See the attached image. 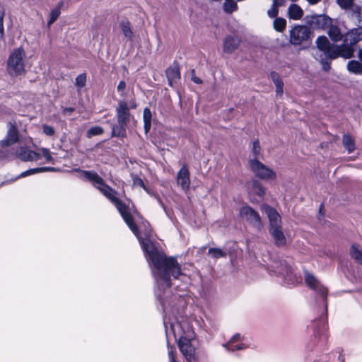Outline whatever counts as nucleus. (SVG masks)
I'll return each mask as SVG.
<instances>
[{"label": "nucleus", "mask_w": 362, "mask_h": 362, "mask_svg": "<svg viewBox=\"0 0 362 362\" xmlns=\"http://www.w3.org/2000/svg\"><path fill=\"white\" fill-rule=\"evenodd\" d=\"M362 40V28H353L349 30L344 38V44L341 45L331 44L325 36H320L315 41L317 52L315 57L323 66L325 71L330 69L327 59H335L339 57L349 59L353 56V45Z\"/></svg>", "instance_id": "f03ea898"}, {"label": "nucleus", "mask_w": 362, "mask_h": 362, "mask_svg": "<svg viewBox=\"0 0 362 362\" xmlns=\"http://www.w3.org/2000/svg\"><path fill=\"white\" fill-rule=\"evenodd\" d=\"M20 148L15 152V155L21 159L25 161H38L44 159L45 163H54V158L49 149L45 148H40L38 151H33L28 150L26 146H23L21 142Z\"/></svg>", "instance_id": "423d86ee"}, {"label": "nucleus", "mask_w": 362, "mask_h": 362, "mask_svg": "<svg viewBox=\"0 0 362 362\" xmlns=\"http://www.w3.org/2000/svg\"><path fill=\"white\" fill-rule=\"evenodd\" d=\"M283 86H284V83L281 82V83H279L276 85H275L276 86V93L278 95H281L282 93H283Z\"/></svg>", "instance_id": "58836bf2"}, {"label": "nucleus", "mask_w": 362, "mask_h": 362, "mask_svg": "<svg viewBox=\"0 0 362 362\" xmlns=\"http://www.w3.org/2000/svg\"><path fill=\"white\" fill-rule=\"evenodd\" d=\"M240 40L235 36H228L223 42V51L230 53L235 50L240 45Z\"/></svg>", "instance_id": "4468645a"}, {"label": "nucleus", "mask_w": 362, "mask_h": 362, "mask_svg": "<svg viewBox=\"0 0 362 362\" xmlns=\"http://www.w3.org/2000/svg\"><path fill=\"white\" fill-rule=\"evenodd\" d=\"M286 26V21L283 18H275L273 22V28L277 32H283Z\"/></svg>", "instance_id": "412c9836"}, {"label": "nucleus", "mask_w": 362, "mask_h": 362, "mask_svg": "<svg viewBox=\"0 0 362 362\" xmlns=\"http://www.w3.org/2000/svg\"><path fill=\"white\" fill-rule=\"evenodd\" d=\"M136 106H137V105H136V102H135V101H132V102L130 103V107H131L132 108H136Z\"/></svg>", "instance_id": "a18cd8bd"}, {"label": "nucleus", "mask_w": 362, "mask_h": 362, "mask_svg": "<svg viewBox=\"0 0 362 362\" xmlns=\"http://www.w3.org/2000/svg\"><path fill=\"white\" fill-rule=\"evenodd\" d=\"M103 132V129L100 127L96 126V127H93L90 128L88 131L87 136H88V137L90 138V137H92L93 136L100 135Z\"/></svg>", "instance_id": "2f4dec72"}, {"label": "nucleus", "mask_w": 362, "mask_h": 362, "mask_svg": "<svg viewBox=\"0 0 362 362\" xmlns=\"http://www.w3.org/2000/svg\"><path fill=\"white\" fill-rule=\"evenodd\" d=\"M42 132L45 134L47 136H52L54 134V129L48 125H43L42 126Z\"/></svg>", "instance_id": "c9c22d12"}, {"label": "nucleus", "mask_w": 362, "mask_h": 362, "mask_svg": "<svg viewBox=\"0 0 362 362\" xmlns=\"http://www.w3.org/2000/svg\"><path fill=\"white\" fill-rule=\"evenodd\" d=\"M292 275H293V274H292V272H291L290 275L288 274V277L291 278Z\"/></svg>", "instance_id": "49530a36"}, {"label": "nucleus", "mask_w": 362, "mask_h": 362, "mask_svg": "<svg viewBox=\"0 0 362 362\" xmlns=\"http://www.w3.org/2000/svg\"><path fill=\"white\" fill-rule=\"evenodd\" d=\"M180 353L187 362H197V338L189 319H181L170 325Z\"/></svg>", "instance_id": "7ed1b4c3"}, {"label": "nucleus", "mask_w": 362, "mask_h": 362, "mask_svg": "<svg viewBox=\"0 0 362 362\" xmlns=\"http://www.w3.org/2000/svg\"><path fill=\"white\" fill-rule=\"evenodd\" d=\"M120 27H121V29H122V31L124 35L126 37L131 39L132 37L133 33L131 30L129 23L127 21H122L120 23Z\"/></svg>", "instance_id": "b1692460"}, {"label": "nucleus", "mask_w": 362, "mask_h": 362, "mask_svg": "<svg viewBox=\"0 0 362 362\" xmlns=\"http://www.w3.org/2000/svg\"><path fill=\"white\" fill-rule=\"evenodd\" d=\"M208 254L214 259L223 257L226 255V253L220 248H209Z\"/></svg>", "instance_id": "cd10ccee"}, {"label": "nucleus", "mask_w": 362, "mask_h": 362, "mask_svg": "<svg viewBox=\"0 0 362 362\" xmlns=\"http://www.w3.org/2000/svg\"><path fill=\"white\" fill-rule=\"evenodd\" d=\"M255 192L259 196H264L266 194V188L261 184L255 187Z\"/></svg>", "instance_id": "72a5a7b5"}, {"label": "nucleus", "mask_w": 362, "mask_h": 362, "mask_svg": "<svg viewBox=\"0 0 362 362\" xmlns=\"http://www.w3.org/2000/svg\"><path fill=\"white\" fill-rule=\"evenodd\" d=\"M311 32L309 28L303 25L295 26L290 31V42L292 45H299L310 39Z\"/></svg>", "instance_id": "1a4fd4ad"}, {"label": "nucleus", "mask_w": 362, "mask_h": 362, "mask_svg": "<svg viewBox=\"0 0 362 362\" xmlns=\"http://www.w3.org/2000/svg\"><path fill=\"white\" fill-rule=\"evenodd\" d=\"M358 58L359 59V60L362 62V49H360L358 51Z\"/></svg>", "instance_id": "37998d69"}, {"label": "nucleus", "mask_w": 362, "mask_h": 362, "mask_svg": "<svg viewBox=\"0 0 362 362\" xmlns=\"http://www.w3.org/2000/svg\"><path fill=\"white\" fill-rule=\"evenodd\" d=\"M343 145L344 147L347 150L349 153L352 152L354 150L355 145L353 139L351 136L345 135L343 137Z\"/></svg>", "instance_id": "a878e982"}, {"label": "nucleus", "mask_w": 362, "mask_h": 362, "mask_svg": "<svg viewBox=\"0 0 362 362\" xmlns=\"http://www.w3.org/2000/svg\"><path fill=\"white\" fill-rule=\"evenodd\" d=\"M288 15L291 19L299 20L303 15V11L298 5L291 4L288 7Z\"/></svg>", "instance_id": "dca6fc26"}, {"label": "nucleus", "mask_w": 362, "mask_h": 362, "mask_svg": "<svg viewBox=\"0 0 362 362\" xmlns=\"http://www.w3.org/2000/svg\"><path fill=\"white\" fill-rule=\"evenodd\" d=\"M270 78L272 80V81L274 83L275 85L283 82L281 78H280L279 74H277L276 72H274V71L272 72L270 74Z\"/></svg>", "instance_id": "f704fd0d"}, {"label": "nucleus", "mask_w": 362, "mask_h": 362, "mask_svg": "<svg viewBox=\"0 0 362 362\" xmlns=\"http://www.w3.org/2000/svg\"><path fill=\"white\" fill-rule=\"evenodd\" d=\"M285 0H272V6L267 11V14L270 18H277L279 13V7L284 4Z\"/></svg>", "instance_id": "6ab92c4d"}, {"label": "nucleus", "mask_w": 362, "mask_h": 362, "mask_svg": "<svg viewBox=\"0 0 362 362\" xmlns=\"http://www.w3.org/2000/svg\"><path fill=\"white\" fill-rule=\"evenodd\" d=\"M26 52L23 47L13 49L7 60V70L12 76H21L25 73Z\"/></svg>", "instance_id": "39448f33"}, {"label": "nucleus", "mask_w": 362, "mask_h": 362, "mask_svg": "<svg viewBox=\"0 0 362 362\" xmlns=\"http://www.w3.org/2000/svg\"><path fill=\"white\" fill-rule=\"evenodd\" d=\"M166 74L170 86H173V82L180 78V73L176 67L169 69Z\"/></svg>", "instance_id": "4be33fe9"}, {"label": "nucleus", "mask_w": 362, "mask_h": 362, "mask_svg": "<svg viewBox=\"0 0 362 362\" xmlns=\"http://www.w3.org/2000/svg\"><path fill=\"white\" fill-rule=\"evenodd\" d=\"M134 185L140 186V187L144 188V182L142 181V180H141L140 178H138V177H136L134 180Z\"/></svg>", "instance_id": "ea45409f"}, {"label": "nucleus", "mask_w": 362, "mask_h": 362, "mask_svg": "<svg viewBox=\"0 0 362 362\" xmlns=\"http://www.w3.org/2000/svg\"><path fill=\"white\" fill-rule=\"evenodd\" d=\"M168 357L170 362H178L175 360V351L173 347L168 349Z\"/></svg>", "instance_id": "4c0bfd02"}, {"label": "nucleus", "mask_w": 362, "mask_h": 362, "mask_svg": "<svg viewBox=\"0 0 362 362\" xmlns=\"http://www.w3.org/2000/svg\"><path fill=\"white\" fill-rule=\"evenodd\" d=\"M18 139V131L16 127H11L8 129L5 139L1 141L3 146H10L16 143Z\"/></svg>", "instance_id": "2eb2a0df"}, {"label": "nucleus", "mask_w": 362, "mask_h": 362, "mask_svg": "<svg viewBox=\"0 0 362 362\" xmlns=\"http://www.w3.org/2000/svg\"><path fill=\"white\" fill-rule=\"evenodd\" d=\"M5 12L3 8H0V41L4 40V18Z\"/></svg>", "instance_id": "c756f323"}, {"label": "nucleus", "mask_w": 362, "mask_h": 362, "mask_svg": "<svg viewBox=\"0 0 362 362\" xmlns=\"http://www.w3.org/2000/svg\"><path fill=\"white\" fill-rule=\"evenodd\" d=\"M117 115L118 122L122 124H126L129 120V111L125 101H120L117 108Z\"/></svg>", "instance_id": "9b49d317"}, {"label": "nucleus", "mask_w": 362, "mask_h": 362, "mask_svg": "<svg viewBox=\"0 0 362 362\" xmlns=\"http://www.w3.org/2000/svg\"><path fill=\"white\" fill-rule=\"evenodd\" d=\"M310 4H315L320 1V0H307Z\"/></svg>", "instance_id": "c03bdc74"}, {"label": "nucleus", "mask_w": 362, "mask_h": 362, "mask_svg": "<svg viewBox=\"0 0 362 362\" xmlns=\"http://www.w3.org/2000/svg\"><path fill=\"white\" fill-rule=\"evenodd\" d=\"M83 176L91 181L93 185L110 201H111L119 211L123 219L128 225L134 234L139 240L142 247L146 253L148 261L151 262L154 267V274L159 284L169 287L171 285L170 276L178 279L185 274L181 269L180 265L174 257H166L165 255L157 250L154 244L147 238L143 239L139 235V231L144 233L146 237L149 236L148 223L142 220V218L136 213L130 214L126 206L121 203L115 197L116 192L106 185L103 179L97 174L84 171Z\"/></svg>", "instance_id": "f257e3e1"}, {"label": "nucleus", "mask_w": 362, "mask_h": 362, "mask_svg": "<svg viewBox=\"0 0 362 362\" xmlns=\"http://www.w3.org/2000/svg\"><path fill=\"white\" fill-rule=\"evenodd\" d=\"M349 72L356 75L362 74V64L361 62L357 60H351L347 63L346 66Z\"/></svg>", "instance_id": "f3484780"}, {"label": "nucleus", "mask_w": 362, "mask_h": 362, "mask_svg": "<svg viewBox=\"0 0 362 362\" xmlns=\"http://www.w3.org/2000/svg\"><path fill=\"white\" fill-rule=\"evenodd\" d=\"M54 170H56V169L54 168H50V167L36 168H33V169H30V170L23 172L21 174V175L23 177H25V176H28V175L35 174V173H42V172H45V171H54Z\"/></svg>", "instance_id": "5701e85b"}, {"label": "nucleus", "mask_w": 362, "mask_h": 362, "mask_svg": "<svg viewBox=\"0 0 362 362\" xmlns=\"http://www.w3.org/2000/svg\"><path fill=\"white\" fill-rule=\"evenodd\" d=\"M305 284L311 288H315L318 284L314 275L309 272L305 273Z\"/></svg>", "instance_id": "bb28decb"}, {"label": "nucleus", "mask_w": 362, "mask_h": 362, "mask_svg": "<svg viewBox=\"0 0 362 362\" xmlns=\"http://www.w3.org/2000/svg\"><path fill=\"white\" fill-rule=\"evenodd\" d=\"M86 82V76L85 74H80L76 78V85L80 88L85 86Z\"/></svg>", "instance_id": "473e14b6"}, {"label": "nucleus", "mask_w": 362, "mask_h": 362, "mask_svg": "<svg viewBox=\"0 0 362 362\" xmlns=\"http://www.w3.org/2000/svg\"><path fill=\"white\" fill-rule=\"evenodd\" d=\"M317 22L322 25L323 28H328L327 34L330 39L334 42L344 40V35L340 29L335 25L332 24V19L325 16H321L317 18Z\"/></svg>", "instance_id": "6e6552de"}, {"label": "nucleus", "mask_w": 362, "mask_h": 362, "mask_svg": "<svg viewBox=\"0 0 362 362\" xmlns=\"http://www.w3.org/2000/svg\"><path fill=\"white\" fill-rule=\"evenodd\" d=\"M192 80L194 83H197V84H199V83H202L201 79H200V78H199L198 77L195 76H192Z\"/></svg>", "instance_id": "a19ab883"}, {"label": "nucleus", "mask_w": 362, "mask_h": 362, "mask_svg": "<svg viewBox=\"0 0 362 362\" xmlns=\"http://www.w3.org/2000/svg\"><path fill=\"white\" fill-rule=\"evenodd\" d=\"M240 216L248 221L254 228L259 230L262 227L259 214L250 206H243L240 209Z\"/></svg>", "instance_id": "9d476101"}, {"label": "nucleus", "mask_w": 362, "mask_h": 362, "mask_svg": "<svg viewBox=\"0 0 362 362\" xmlns=\"http://www.w3.org/2000/svg\"><path fill=\"white\" fill-rule=\"evenodd\" d=\"M238 5L233 0H226L223 4V10L227 13H233L238 10Z\"/></svg>", "instance_id": "393cba45"}, {"label": "nucleus", "mask_w": 362, "mask_h": 362, "mask_svg": "<svg viewBox=\"0 0 362 362\" xmlns=\"http://www.w3.org/2000/svg\"><path fill=\"white\" fill-rule=\"evenodd\" d=\"M126 88V83L124 81H121L117 85V90L121 95H123L124 91Z\"/></svg>", "instance_id": "e433bc0d"}, {"label": "nucleus", "mask_w": 362, "mask_h": 362, "mask_svg": "<svg viewBox=\"0 0 362 362\" xmlns=\"http://www.w3.org/2000/svg\"><path fill=\"white\" fill-rule=\"evenodd\" d=\"M263 210L267 214L269 221V233L277 245H284L286 243V238L282 231L281 218L279 213L269 206H264Z\"/></svg>", "instance_id": "20e7f679"}, {"label": "nucleus", "mask_w": 362, "mask_h": 362, "mask_svg": "<svg viewBox=\"0 0 362 362\" xmlns=\"http://www.w3.org/2000/svg\"><path fill=\"white\" fill-rule=\"evenodd\" d=\"M177 182L184 190L189 189L190 185L189 170L186 166H182L177 176Z\"/></svg>", "instance_id": "f8f14e48"}, {"label": "nucleus", "mask_w": 362, "mask_h": 362, "mask_svg": "<svg viewBox=\"0 0 362 362\" xmlns=\"http://www.w3.org/2000/svg\"><path fill=\"white\" fill-rule=\"evenodd\" d=\"M151 119L152 115L151 110L147 107L145 108L144 110L143 119L144 122V129L146 132H148L151 128Z\"/></svg>", "instance_id": "aec40b11"}, {"label": "nucleus", "mask_w": 362, "mask_h": 362, "mask_svg": "<svg viewBox=\"0 0 362 362\" xmlns=\"http://www.w3.org/2000/svg\"><path fill=\"white\" fill-rule=\"evenodd\" d=\"M61 13L60 8L57 7L52 9L49 14V19L48 21V25L52 24L59 16Z\"/></svg>", "instance_id": "c85d7f7f"}, {"label": "nucleus", "mask_w": 362, "mask_h": 362, "mask_svg": "<svg viewBox=\"0 0 362 362\" xmlns=\"http://www.w3.org/2000/svg\"><path fill=\"white\" fill-rule=\"evenodd\" d=\"M249 166L255 177L262 180L275 181L277 178V173L273 168L257 159H250Z\"/></svg>", "instance_id": "0eeeda50"}, {"label": "nucleus", "mask_w": 362, "mask_h": 362, "mask_svg": "<svg viewBox=\"0 0 362 362\" xmlns=\"http://www.w3.org/2000/svg\"><path fill=\"white\" fill-rule=\"evenodd\" d=\"M349 253L351 258L362 265V249L358 245H352Z\"/></svg>", "instance_id": "a211bd4d"}, {"label": "nucleus", "mask_w": 362, "mask_h": 362, "mask_svg": "<svg viewBox=\"0 0 362 362\" xmlns=\"http://www.w3.org/2000/svg\"><path fill=\"white\" fill-rule=\"evenodd\" d=\"M339 6L342 9H349L353 5L354 0H336Z\"/></svg>", "instance_id": "7c9ffc66"}, {"label": "nucleus", "mask_w": 362, "mask_h": 362, "mask_svg": "<svg viewBox=\"0 0 362 362\" xmlns=\"http://www.w3.org/2000/svg\"><path fill=\"white\" fill-rule=\"evenodd\" d=\"M24 143H25V145H27L29 144H33V139L29 137L25 140Z\"/></svg>", "instance_id": "79ce46f5"}, {"label": "nucleus", "mask_w": 362, "mask_h": 362, "mask_svg": "<svg viewBox=\"0 0 362 362\" xmlns=\"http://www.w3.org/2000/svg\"><path fill=\"white\" fill-rule=\"evenodd\" d=\"M243 339V337L241 336L240 334L236 333L231 337L230 339L227 343L223 344L222 346L226 349L232 351L244 349L246 348V346L244 344H240L238 345L233 344L236 342L242 341Z\"/></svg>", "instance_id": "ddd939ff"}]
</instances>
